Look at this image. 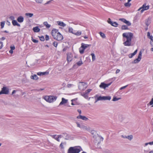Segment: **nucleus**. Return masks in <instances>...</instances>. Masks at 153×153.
<instances>
[{"instance_id":"obj_60","label":"nucleus","mask_w":153,"mask_h":153,"mask_svg":"<svg viewBox=\"0 0 153 153\" xmlns=\"http://www.w3.org/2000/svg\"><path fill=\"white\" fill-rule=\"evenodd\" d=\"M121 137H122V138H127V136H124L123 135H122L121 136Z\"/></svg>"},{"instance_id":"obj_29","label":"nucleus","mask_w":153,"mask_h":153,"mask_svg":"<svg viewBox=\"0 0 153 153\" xmlns=\"http://www.w3.org/2000/svg\"><path fill=\"white\" fill-rule=\"evenodd\" d=\"M133 136L132 135H130L127 136V139H128L130 140H131L133 139Z\"/></svg>"},{"instance_id":"obj_16","label":"nucleus","mask_w":153,"mask_h":153,"mask_svg":"<svg viewBox=\"0 0 153 153\" xmlns=\"http://www.w3.org/2000/svg\"><path fill=\"white\" fill-rule=\"evenodd\" d=\"M137 50H136L133 53L129 54L128 55L129 57L130 58H132L137 53Z\"/></svg>"},{"instance_id":"obj_43","label":"nucleus","mask_w":153,"mask_h":153,"mask_svg":"<svg viewBox=\"0 0 153 153\" xmlns=\"http://www.w3.org/2000/svg\"><path fill=\"white\" fill-rule=\"evenodd\" d=\"M53 45L56 48L58 45V43L56 42H53Z\"/></svg>"},{"instance_id":"obj_47","label":"nucleus","mask_w":153,"mask_h":153,"mask_svg":"<svg viewBox=\"0 0 153 153\" xmlns=\"http://www.w3.org/2000/svg\"><path fill=\"white\" fill-rule=\"evenodd\" d=\"M91 90H92L91 89H88L86 90L85 92L88 95V94L91 91Z\"/></svg>"},{"instance_id":"obj_1","label":"nucleus","mask_w":153,"mask_h":153,"mask_svg":"<svg viewBox=\"0 0 153 153\" xmlns=\"http://www.w3.org/2000/svg\"><path fill=\"white\" fill-rule=\"evenodd\" d=\"M122 36L123 38L126 39V41L123 43V45L125 46H131V40L133 37V33L131 32L124 33L123 34Z\"/></svg>"},{"instance_id":"obj_5","label":"nucleus","mask_w":153,"mask_h":153,"mask_svg":"<svg viewBox=\"0 0 153 153\" xmlns=\"http://www.w3.org/2000/svg\"><path fill=\"white\" fill-rule=\"evenodd\" d=\"M91 45L85 44L83 43H82L81 48H79V52L81 54L83 53L85 49L89 46H90Z\"/></svg>"},{"instance_id":"obj_6","label":"nucleus","mask_w":153,"mask_h":153,"mask_svg":"<svg viewBox=\"0 0 153 153\" xmlns=\"http://www.w3.org/2000/svg\"><path fill=\"white\" fill-rule=\"evenodd\" d=\"M79 84L78 85L79 89L81 90H84L87 87V83L86 82H80Z\"/></svg>"},{"instance_id":"obj_3","label":"nucleus","mask_w":153,"mask_h":153,"mask_svg":"<svg viewBox=\"0 0 153 153\" xmlns=\"http://www.w3.org/2000/svg\"><path fill=\"white\" fill-rule=\"evenodd\" d=\"M82 151V149L80 146L71 147L68 149V153H79Z\"/></svg>"},{"instance_id":"obj_10","label":"nucleus","mask_w":153,"mask_h":153,"mask_svg":"<svg viewBox=\"0 0 153 153\" xmlns=\"http://www.w3.org/2000/svg\"><path fill=\"white\" fill-rule=\"evenodd\" d=\"M141 8H142V9L141 10V12L143 13L144 10H147L149 9V6L146 5V4H144L141 7Z\"/></svg>"},{"instance_id":"obj_61","label":"nucleus","mask_w":153,"mask_h":153,"mask_svg":"<svg viewBox=\"0 0 153 153\" xmlns=\"http://www.w3.org/2000/svg\"><path fill=\"white\" fill-rule=\"evenodd\" d=\"M110 21H111V19H110V18H108V23H109V24H110Z\"/></svg>"},{"instance_id":"obj_4","label":"nucleus","mask_w":153,"mask_h":153,"mask_svg":"<svg viewBox=\"0 0 153 153\" xmlns=\"http://www.w3.org/2000/svg\"><path fill=\"white\" fill-rule=\"evenodd\" d=\"M57 97L53 96H45L44 99L49 102H52L55 101L57 99Z\"/></svg>"},{"instance_id":"obj_33","label":"nucleus","mask_w":153,"mask_h":153,"mask_svg":"<svg viewBox=\"0 0 153 153\" xmlns=\"http://www.w3.org/2000/svg\"><path fill=\"white\" fill-rule=\"evenodd\" d=\"M82 64H83V63L82 62V61L81 60H80V61H79L78 62H77L76 63V64L78 66H81Z\"/></svg>"},{"instance_id":"obj_56","label":"nucleus","mask_w":153,"mask_h":153,"mask_svg":"<svg viewBox=\"0 0 153 153\" xmlns=\"http://www.w3.org/2000/svg\"><path fill=\"white\" fill-rule=\"evenodd\" d=\"M57 137L59 138H61L62 137H64V136L62 135H58Z\"/></svg>"},{"instance_id":"obj_52","label":"nucleus","mask_w":153,"mask_h":153,"mask_svg":"<svg viewBox=\"0 0 153 153\" xmlns=\"http://www.w3.org/2000/svg\"><path fill=\"white\" fill-rule=\"evenodd\" d=\"M128 86V85H126L125 86L122 87H121V88H120V90H122L123 89H125L126 87H127Z\"/></svg>"},{"instance_id":"obj_14","label":"nucleus","mask_w":153,"mask_h":153,"mask_svg":"<svg viewBox=\"0 0 153 153\" xmlns=\"http://www.w3.org/2000/svg\"><path fill=\"white\" fill-rule=\"evenodd\" d=\"M24 18L23 16H19L17 19V20L19 23L22 22L24 21Z\"/></svg>"},{"instance_id":"obj_32","label":"nucleus","mask_w":153,"mask_h":153,"mask_svg":"<svg viewBox=\"0 0 153 153\" xmlns=\"http://www.w3.org/2000/svg\"><path fill=\"white\" fill-rule=\"evenodd\" d=\"M131 4L129 3V2L128 1L127 3H125L124 4V5L126 7H129L130 6Z\"/></svg>"},{"instance_id":"obj_49","label":"nucleus","mask_w":153,"mask_h":153,"mask_svg":"<svg viewBox=\"0 0 153 153\" xmlns=\"http://www.w3.org/2000/svg\"><path fill=\"white\" fill-rule=\"evenodd\" d=\"M42 75H47L49 73L48 72H42Z\"/></svg>"},{"instance_id":"obj_51","label":"nucleus","mask_w":153,"mask_h":153,"mask_svg":"<svg viewBox=\"0 0 153 153\" xmlns=\"http://www.w3.org/2000/svg\"><path fill=\"white\" fill-rule=\"evenodd\" d=\"M45 40L47 41H48L49 40V37L47 35H45Z\"/></svg>"},{"instance_id":"obj_15","label":"nucleus","mask_w":153,"mask_h":153,"mask_svg":"<svg viewBox=\"0 0 153 153\" xmlns=\"http://www.w3.org/2000/svg\"><path fill=\"white\" fill-rule=\"evenodd\" d=\"M12 23L13 25L14 26H17L18 27H20V25L19 24L17 21L16 20H13L12 21Z\"/></svg>"},{"instance_id":"obj_13","label":"nucleus","mask_w":153,"mask_h":153,"mask_svg":"<svg viewBox=\"0 0 153 153\" xmlns=\"http://www.w3.org/2000/svg\"><path fill=\"white\" fill-rule=\"evenodd\" d=\"M67 102H68L67 100H66L64 98H62V101L60 102V103L59 104V105H62L65 104Z\"/></svg>"},{"instance_id":"obj_48","label":"nucleus","mask_w":153,"mask_h":153,"mask_svg":"<svg viewBox=\"0 0 153 153\" xmlns=\"http://www.w3.org/2000/svg\"><path fill=\"white\" fill-rule=\"evenodd\" d=\"M39 39L41 41H44L45 40V38L43 36L39 37Z\"/></svg>"},{"instance_id":"obj_9","label":"nucleus","mask_w":153,"mask_h":153,"mask_svg":"<svg viewBox=\"0 0 153 153\" xmlns=\"http://www.w3.org/2000/svg\"><path fill=\"white\" fill-rule=\"evenodd\" d=\"M112 82L108 84H105L104 82H102L100 85L99 86L101 88H103L105 89L106 87L110 85L112 83Z\"/></svg>"},{"instance_id":"obj_64","label":"nucleus","mask_w":153,"mask_h":153,"mask_svg":"<svg viewBox=\"0 0 153 153\" xmlns=\"http://www.w3.org/2000/svg\"><path fill=\"white\" fill-rule=\"evenodd\" d=\"M150 43L151 45L152 46H153V40H151V41L150 42Z\"/></svg>"},{"instance_id":"obj_63","label":"nucleus","mask_w":153,"mask_h":153,"mask_svg":"<svg viewBox=\"0 0 153 153\" xmlns=\"http://www.w3.org/2000/svg\"><path fill=\"white\" fill-rule=\"evenodd\" d=\"M149 144L150 145H153V141L151 142H149Z\"/></svg>"},{"instance_id":"obj_37","label":"nucleus","mask_w":153,"mask_h":153,"mask_svg":"<svg viewBox=\"0 0 153 153\" xmlns=\"http://www.w3.org/2000/svg\"><path fill=\"white\" fill-rule=\"evenodd\" d=\"M73 29L72 27H69V29H68L69 32L71 33L74 34V33L73 32Z\"/></svg>"},{"instance_id":"obj_28","label":"nucleus","mask_w":153,"mask_h":153,"mask_svg":"<svg viewBox=\"0 0 153 153\" xmlns=\"http://www.w3.org/2000/svg\"><path fill=\"white\" fill-rule=\"evenodd\" d=\"M81 95L86 98H87L88 97V94H87L85 92L82 93L81 94Z\"/></svg>"},{"instance_id":"obj_2","label":"nucleus","mask_w":153,"mask_h":153,"mask_svg":"<svg viewBox=\"0 0 153 153\" xmlns=\"http://www.w3.org/2000/svg\"><path fill=\"white\" fill-rule=\"evenodd\" d=\"M51 34L54 39L58 41H61L63 39L62 35L58 32L57 29H53L51 31Z\"/></svg>"},{"instance_id":"obj_39","label":"nucleus","mask_w":153,"mask_h":153,"mask_svg":"<svg viewBox=\"0 0 153 153\" xmlns=\"http://www.w3.org/2000/svg\"><path fill=\"white\" fill-rule=\"evenodd\" d=\"M35 1L38 4H42L43 0H35Z\"/></svg>"},{"instance_id":"obj_23","label":"nucleus","mask_w":153,"mask_h":153,"mask_svg":"<svg viewBox=\"0 0 153 153\" xmlns=\"http://www.w3.org/2000/svg\"><path fill=\"white\" fill-rule=\"evenodd\" d=\"M33 14L32 13H25V15L27 17H31L33 16Z\"/></svg>"},{"instance_id":"obj_17","label":"nucleus","mask_w":153,"mask_h":153,"mask_svg":"<svg viewBox=\"0 0 153 153\" xmlns=\"http://www.w3.org/2000/svg\"><path fill=\"white\" fill-rule=\"evenodd\" d=\"M110 24L112 26L115 27H117L118 25V24L116 22H110Z\"/></svg>"},{"instance_id":"obj_58","label":"nucleus","mask_w":153,"mask_h":153,"mask_svg":"<svg viewBox=\"0 0 153 153\" xmlns=\"http://www.w3.org/2000/svg\"><path fill=\"white\" fill-rule=\"evenodd\" d=\"M77 111L80 114H81V111L80 110L78 109Z\"/></svg>"},{"instance_id":"obj_62","label":"nucleus","mask_w":153,"mask_h":153,"mask_svg":"<svg viewBox=\"0 0 153 153\" xmlns=\"http://www.w3.org/2000/svg\"><path fill=\"white\" fill-rule=\"evenodd\" d=\"M150 35V32H148L147 33V34L148 37H150V36H151Z\"/></svg>"},{"instance_id":"obj_54","label":"nucleus","mask_w":153,"mask_h":153,"mask_svg":"<svg viewBox=\"0 0 153 153\" xmlns=\"http://www.w3.org/2000/svg\"><path fill=\"white\" fill-rule=\"evenodd\" d=\"M10 48L11 50H13L15 49V47L14 46H11L10 47Z\"/></svg>"},{"instance_id":"obj_8","label":"nucleus","mask_w":153,"mask_h":153,"mask_svg":"<svg viewBox=\"0 0 153 153\" xmlns=\"http://www.w3.org/2000/svg\"><path fill=\"white\" fill-rule=\"evenodd\" d=\"M142 54V52L141 51H140L139 52L137 58L134 60L133 63H138L139 61H140L141 59Z\"/></svg>"},{"instance_id":"obj_18","label":"nucleus","mask_w":153,"mask_h":153,"mask_svg":"<svg viewBox=\"0 0 153 153\" xmlns=\"http://www.w3.org/2000/svg\"><path fill=\"white\" fill-rule=\"evenodd\" d=\"M81 128L83 129L84 130L88 131L90 130V128L89 127H88L87 126L83 125H82V126Z\"/></svg>"},{"instance_id":"obj_42","label":"nucleus","mask_w":153,"mask_h":153,"mask_svg":"<svg viewBox=\"0 0 153 153\" xmlns=\"http://www.w3.org/2000/svg\"><path fill=\"white\" fill-rule=\"evenodd\" d=\"M153 104V98H152L151 100L149 102V103L147 104V105H152Z\"/></svg>"},{"instance_id":"obj_59","label":"nucleus","mask_w":153,"mask_h":153,"mask_svg":"<svg viewBox=\"0 0 153 153\" xmlns=\"http://www.w3.org/2000/svg\"><path fill=\"white\" fill-rule=\"evenodd\" d=\"M120 71V70L119 69H117L116 70V73L117 74L119 73Z\"/></svg>"},{"instance_id":"obj_45","label":"nucleus","mask_w":153,"mask_h":153,"mask_svg":"<svg viewBox=\"0 0 153 153\" xmlns=\"http://www.w3.org/2000/svg\"><path fill=\"white\" fill-rule=\"evenodd\" d=\"M53 0H50L48 1L45 4H49L50 3H52V2H53Z\"/></svg>"},{"instance_id":"obj_26","label":"nucleus","mask_w":153,"mask_h":153,"mask_svg":"<svg viewBox=\"0 0 153 153\" xmlns=\"http://www.w3.org/2000/svg\"><path fill=\"white\" fill-rule=\"evenodd\" d=\"M103 100V96L102 97L101 96H99L97 98V100H96L95 102H97L98 101Z\"/></svg>"},{"instance_id":"obj_30","label":"nucleus","mask_w":153,"mask_h":153,"mask_svg":"<svg viewBox=\"0 0 153 153\" xmlns=\"http://www.w3.org/2000/svg\"><path fill=\"white\" fill-rule=\"evenodd\" d=\"M99 33L101 36L102 37V38H105V36L104 33L100 32Z\"/></svg>"},{"instance_id":"obj_53","label":"nucleus","mask_w":153,"mask_h":153,"mask_svg":"<svg viewBox=\"0 0 153 153\" xmlns=\"http://www.w3.org/2000/svg\"><path fill=\"white\" fill-rule=\"evenodd\" d=\"M76 124H77V127L80 128H81L82 125H80L78 123H76Z\"/></svg>"},{"instance_id":"obj_36","label":"nucleus","mask_w":153,"mask_h":153,"mask_svg":"<svg viewBox=\"0 0 153 153\" xmlns=\"http://www.w3.org/2000/svg\"><path fill=\"white\" fill-rule=\"evenodd\" d=\"M91 55L92 57V60L93 61L95 60L96 59V58H95V56L94 53H92L91 54Z\"/></svg>"},{"instance_id":"obj_11","label":"nucleus","mask_w":153,"mask_h":153,"mask_svg":"<svg viewBox=\"0 0 153 153\" xmlns=\"http://www.w3.org/2000/svg\"><path fill=\"white\" fill-rule=\"evenodd\" d=\"M77 119H80L85 121L87 120L88 119L85 116H82L80 115L77 116Z\"/></svg>"},{"instance_id":"obj_38","label":"nucleus","mask_w":153,"mask_h":153,"mask_svg":"<svg viewBox=\"0 0 153 153\" xmlns=\"http://www.w3.org/2000/svg\"><path fill=\"white\" fill-rule=\"evenodd\" d=\"M64 135V137L65 139H67V138H69V136L66 133H64L63 134Z\"/></svg>"},{"instance_id":"obj_34","label":"nucleus","mask_w":153,"mask_h":153,"mask_svg":"<svg viewBox=\"0 0 153 153\" xmlns=\"http://www.w3.org/2000/svg\"><path fill=\"white\" fill-rule=\"evenodd\" d=\"M120 98H117L116 97H114L112 100L114 101H117L119 100H120Z\"/></svg>"},{"instance_id":"obj_19","label":"nucleus","mask_w":153,"mask_h":153,"mask_svg":"<svg viewBox=\"0 0 153 153\" xmlns=\"http://www.w3.org/2000/svg\"><path fill=\"white\" fill-rule=\"evenodd\" d=\"M33 30L35 32H39L40 30V29L37 26L33 27Z\"/></svg>"},{"instance_id":"obj_24","label":"nucleus","mask_w":153,"mask_h":153,"mask_svg":"<svg viewBox=\"0 0 153 153\" xmlns=\"http://www.w3.org/2000/svg\"><path fill=\"white\" fill-rule=\"evenodd\" d=\"M111 99V97L110 96H103V100H110Z\"/></svg>"},{"instance_id":"obj_25","label":"nucleus","mask_w":153,"mask_h":153,"mask_svg":"<svg viewBox=\"0 0 153 153\" xmlns=\"http://www.w3.org/2000/svg\"><path fill=\"white\" fill-rule=\"evenodd\" d=\"M121 29L122 30H128V28L126 25H123L121 26Z\"/></svg>"},{"instance_id":"obj_21","label":"nucleus","mask_w":153,"mask_h":153,"mask_svg":"<svg viewBox=\"0 0 153 153\" xmlns=\"http://www.w3.org/2000/svg\"><path fill=\"white\" fill-rule=\"evenodd\" d=\"M30 78L34 80H37L38 79V78L37 75L36 74H34L33 76H30Z\"/></svg>"},{"instance_id":"obj_35","label":"nucleus","mask_w":153,"mask_h":153,"mask_svg":"<svg viewBox=\"0 0 153 153\" xmlns=\"http://www.w3.org/2000/svg\"><path fill=\"white\" fill-rule=\"evenodd\" d=\"M74 34L76 36H80L81 34V32L80 31H78L76 33H74Z\"/></svg>"},{"instance_id":"obj_20","label":"nucleus","mask_w":153,"mask_h":153,"mask_svg":"<svg viewBox=\"0 0 153 153\" xmlns=\"http://www.w3.org/2000/svg\"><path fill=\"white\" fill-rule=\"evenodd\" d=\"M57 23L58 25L61 26L65 27L66 25L63 22L61 21H58Z\"/></svg>"},{"instance_id":"obj_55","label":"nucleus","mask_w":153,"mask_h":153,"mask_svg":"<svg viewBox=\"0 0 153 153\" xmlns=\"http://www.w3.org/2000/svg\"><path fill=\"white\" fill-rule=\"evenodd\" d=\"M60 147L62 149L64 148V146L62 144V142L60 145Z\"/></svg>"},{"instance_id":"obj_46","label":"nucleus","mask_w":153,"mask_h":153,"mask_svg":"<svg viewBox=\"0 0 153 153\" xmlns=\"http://www.w3.org/2000/svg\"><path fill=\"white\" fill-rule=\"evenodd\" d=\"M32 40L33 42L35 43H37L38 42V40L33 39V37H32Z\"/></svg>"},{"instance_id":"obj_40","label":"nucleus","mask_w":153,"mask_h":153,"mask_svg":"<svg viewBox=\"0 0 153 153\" xmlns=\"http://www.w3.org/2000/svg\"><path fill=\"white\" fill-rule=\"evenodd\" d=\"M125 23L128 26H130L131 25V23L129 21H128L126 20Z\"/></svg>"},{"instance_id":"obj_7","label":"nucleus","mask_w":153,"mask_h":153,"mask_svg":"<svg viewBox=\"0 0 153 153\" xmlns=\"http://www.w3.org/2000/svg\"><path fill=\"white\" fill-rule=\"evenodd\" d=\"M9 92V89L6 87H3L1 91H0V95L1 94H8Z\"/></svg>"},{"instance_id":"obj_22","label":"nucleus","mask_w":153,"mask_h":153,"mask_svg":"<svg viewBox=\"0 0 153 153\" xmlns=\"http://www.w3.org/2000/svg\"><path fill=\"white\" fill-rule=\"evenodd\" d=\"M150 21L149 19H147L145 22V24L146 25L147 27H148L150 23Z\"/></svg>"},{"instance_id":"obj_44","label":"nucleus","mask_w":153,"mask_h":153,"mask_svg":"<svg viewBox=\"0 0 153 153\" xmlns=\"http://www.w3.org/2000/svg\"><path fill=\"white\" fill-rule=\"evenodd\" d=\"M5 24V22H1V28H2L4 27Z\"/></svg>"},{"instance_id":"obj_12","label":"nucleus","mask_w":153,"mask_h":153,"mask_svg":"<svg viewBox=\"0 0 153 153\" xmlns=\"http://www.w3.org/2000/svg\"><path fill=\"white\" fill-rule=\"evenodd\" d=\"M67 60L68 62H70L72 60V55L69 53H67Z\"/></svg>"},{"instance_id":"obj_41","label":"nucleus","mask_w":153,"mask_h":153,"mask_svg":"<svg viewBox=\"0 0 153 153\" xmlns=\"http://www.w3.org/2000/svg\"><path fill=\"white\" fill-rule=\"evenodd\" d=\"M119 20L120 21H121V22L124 23H125L126 22V19H124V18H121V19H119Z\"/></svg>"},{"instance_id":"obj_57","label":"nucleus","mask_w":153,"mask_h":153,"mask_svg":"<svg viewBox=\"0 0 153 153\" xmlns=\"http://www.w3.org/2000/svg\"><path fill=\"white\" fill-rule=\"evenodd\" d=\"M149 39H150L151 40H153V36H150V37H148Z\"/></svg>"},{"instance_id":"obj_50","label":"nucleus","mask_w":153,"mask_h":153,"mask_svg":"<svg viewBox=\"0 0 153 153\" xmlns=\"http://www.w3.org/2000/svg\"><path fill=\"white\" fill-rule=\"evenodd\" d=\"M9 19L10 20H12V21L15 20H14L15 17L14 16H10L9 17Z\"/></svg>"},{"instance_id":"obj_27","label":"nucleus","mask_w":153,"mask_h":153,"mask_svg":"<svg viewBox=\"0 0 153 153\" xmlns=\"http://www.w3.org/2000/svg\"><path fill=\"white\" fill-rule=\"evenodd\" d=\"M44 25L46 26L47 28H49L51 26V25L48 24L47 22H45L43 23Z\"/></svg>"},{"instance_id":"obj_31","label":"nucleus","mask_w":153,"mask_h":153,"mask_svg":"<svg viewBox=\"0 0 153 153\" xmlns=\"http://www.w3.org/2000/svg\"><path fill=\"white\" fill-rule=\"evenodd\" d=\"M56 135H52V137L55 139H56V140H57L58 141H60V140L58 138V137H56Z\"/></svg>"}]
</instances>
